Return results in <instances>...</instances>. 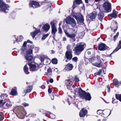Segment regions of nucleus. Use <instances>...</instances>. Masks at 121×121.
<instances>
[{
  "label": "nucleus",
  "mask_w": 121,
  "mask_h": 121,
  "mask_svg": "<svg viewBox=\"0 0 121 121\" xmlns=\"http://www.w3.org/2000/svg\"><path fill=\"white\" fill-rule=\"evenodd\" d=\"M66 85L67 88L69 90H71V92H73L72 96L73 99L74 100L75 99V94L78 91L79 93L80 97L82 99H85L86 100L90 101L91 97L90 94L89 92L87 93L82 90L80 88L79 89L78 87L75 88V86L71 84V81L70 80H66Z\"/></svg>",
  "instance_id": "f257e3e1"
},
{
  "label": "nucleus",
  "mask_w": 121,
  "mask_h": 121,
  "mask_svg": "<svg viewBox=\"0 0 121 121\" xmlns=\"http://www.w3.org/2000/svg\"><path fill=\"white\" fill-rule=\"evenodd\" d=\"M6 94H2L0 96V108L2 109H8L12 107V103L8 99Z\"/></svg>",
  "instance_id": "f03ea898"
},
{
  "label": "nucleus",
  "mask_w": 121,
  "mask_h": 121,
  "mask_svg": "<svg viewBox=\"0 0 121 121\" xmlns=\"http://www.w3.org/2000/svg\"><path fill=\"white\" fill-rule=\"evenodd\" d=\"M25 58L28 61V65L30 67V69L32 71H35L37 70L38 68L35 65L33 64L34 62L33 56L31 55L26 56Z\"/></svg>",
  "instance_id": "7ed1b4c3"
},
{
  "label": "nucleus",
  "mask_w": 121,
  "mask_h": 121,
  "mask_svg": "<svg viewBox=\"0 0 121 121\" xmlns=\"http://www.w3.org/2000/svg\"><path fill=\"white\" fill-rule=\"evenodd\" d=\"M11 112L12 113H15L17 116H23L26 114L23 106H17L11 110Z\"/></svg>",
  "instance_id": "20e7f679"
},
{
  "label": "nucleus",
  "mask_w": 121,
  "mask_h": 121,
  "mask_svg": "<svg viewBox=\"0 0 121 121\" xmlns=\"http://www.w3.org/2000/svg\"><path fill=\"white\" fill-rule=\"evenodd\" d=\"M86 46V44L83 42L78 43L74 48L75 54L76 55H79L84 50Z\"/></svg>",
  "instance_id": "39448f33"
},
{
  "label": "nucleus",
  "mask_w": 121,
  "mask_h": 121,
  "mask_svg": "<svg viewBox=\"0 0 121 121\" xmlns=\"http://www.w3.org/2000/svg\"><path fill=\"white\" fill-rule=\"evenodd\" d=\"M64 20L66 23L71 25L73 27H74L76 25V22L74 19L73 18L68 17Z\"/></svg>",
  "instance_id": "423d86ee"
},
{
  "label": "nucleus",
  "mask_w": 121,
  "mask_h": 121,
  "mask_svg": "<svg viewBox=\"0 0 121 121\" xmlns=\"http://www.w3.org/2000/svg\"><path fill=\"white\" fill-rule=\"evenodd\" d=\"M8 5H6L2 2V0H0V7L1 10L4 13L7 12L6 10H8Z\"/></svg>",
  "instance_id": "0eeeda50"
},
{
  "label": "nucleus",
  "mask_w": 121,
  "mask_h": 121,
  "mask_svg": "<svg viewBox=\"0 0 121 121\" xmlns=\"http://www.w3.org/2000/svg\"><path fill=\"white\" fill-rule=\"evenodd\" d=\"M103 7L104 10L107 12H110L111 10V4L110 3L108 2H105L104 4Z\"/></svg>",
  "instance_id": "6e6552de"
},
{
  "label": "nucleus",
  "mask_w": 121,
  "mask_h": 121,
  "mask_svg": "<svg viewBox=\"0 0 121 121\" xmlns=\"http://www.w3.org/2000/svg\"><path fill=\"white\" fill-rule=\"evenodd\" d=\"M29 6L30 8L33 9L37 8L40 6V5L38 2L33 0L30 1Z\"/></svg>",
  "instance_id": "1a4fd4ad"
},
{
  "label": "nucleus",
  "mask_w": 121,
  "mask_h": 121,
  "mask_svg": "<svg viewBox=\"0 0 121 121\" xmlns=\"http://www.w3.org/2000/svg\"><path fill=\"white\" fill-rule=\"evenodd\" d=\"M73 17L75 18L77 21H79L81 23L83 22L84 19L82 15L78 13H77L76 14V15H73Z\"/></svg>",
  "instance_id": "9d476101"
},
{
  "label": "nucleus",
  "mask_w": 121,
  "mask_h": 121,
  "mask_svg": "<svg viewBox=\"0 0 121 121\" xmlns=\"http://www.w3.org/2000/svg\"><path fill=\"white\" fill-rule=\"evenodd\" d=\"M65 33L67 36L69 38H70L71 39L70 40H71L72 42H74L75 41V38L76 36V35L74 34H70L68 33L67 31H65Z\"/></svg>",
  "instance_id": "9b49d317"
},
{
  "label": "nucleus",
  "mask_w": 121,
  "mask_h": 121,
  "mask_svg": "<svg viewBox=\"0 0 121 121\" xmlns=\"http://www.w3.org/2000/svg\"><path fill=\"white\" fill-rule=\"evenodd\" d=\"M100 51H104L106 49L108 50L109 47L107 46L104 43H101L99 44L98 47Z\"/></svg>",
  "instance_id": "f8f14e48"
},
{
  "label": "nucleus",
  "mask_w": 121,
  "mask_h": 121,
  "mask_svg": "<svg viewBox=\"0 0 121 121\" xmlns=\"http://www.w3.org/2000/svg\"><path fill=\"white\" fill-rule=\"evenodd\" d=\"M65 57L69 60H70L72 57V52H66L65 55Z\"/></svg>",
  "instance_id": "ddd939ff"
},
{
  "label": "nucleus",
  "mask_w": 121,
  "mask_h": 121,
  "mask_svg": "<svg viewBox=\"0 0 121 121\" xmlns=\"http://www.w3.org/2000/svg\"><path fill=\"white\" fill-rule=\"evenodd\" d=\"M87 111L84 108L81 110L79 113L80 117L85 116L87 113Z\"/></svg>",
  "instance_id": "4468645a"
},
{
  "label": "nucleus",
  "mask_w": 121,
  "mask_h": 121,
  "mask_svg": "<svg viewBox=\"0 0 121 121\" xmlns=\"http://www.w3.org/2000/svg\"><path fill=\"white\" fill-rule=\"evenodd\" d=\"M92 64L93 65L99 68L102 66V62L100 60H98L97 62L95 63H92Z\"/></svg>",
  "instance_id": "2eb2a0df"
},
{
  "label": "nucleus",
  "mask_w": 121,
  "mask_h": 121,
  "mask_svg": "<svg viewBox=\"0 0 121 121\" xmlns=\"http://www.w3.org/2000/svg\"><path fill=\"white\" fill-rule=\"evenodd\" d=\"M118 12L116 11L115 9L113 10L112 13L111 14H109L108 16L109 17L116 18L117 17V14Z\"/></svg>",
  "instance_id": "dca6fc26"
},
{
  "label": "nucleus",
  "mask_w": 121,
  "mask_h": 121,
  "mask_svg": "<svg viewBox=\"0 0 121 121\" xmlns=\"http://www.w3.org/2000/svg\"><path fill=\"white\" fill-rule=\"evenodd\" d=\"M73 66L71 64H68L65 66V69L67 71L71 70L73 69Z\"/></svg>",
  "instance_id": "f3484780"
},
{
  "label": "nucleus",
  "mask_w": 121,
  "mask_h": 121,
  "mask_svg": "<svg viewBox=\"0 0 121 121\" xmlns=\"http://www.w3.org/2000/svg\"><path fill=\"white\" fill-rule=\"evenodd\" d=\"M111 30H112L113 29H114V32H115L117 29V22L115 23H112L111 26Z\"/></svg>",
  "instance_id": "a211bd4d"
},
{
  "label": "nucleus",
  "mask_w": 121,
  "mask_h": 121,
  "mask_svg": "<svg viewBox=\"0 0 121 121\" xmlns=\"http://www.w3.org/2000/svg\"><path fill=\"white\" fill-rule=\"evenodd\" d=\"M113 82L115 86L118 87L120 85H121V82H119L118 80L117 79H114L113 80Z\"/></svg>",
  "instance_id": "6ab92c4d"
},
{
  "label": "nucleus",
  "mask_w": 121,
  "mask_h": 121,
  "mask_svg": "<svg viewBox=\"0 0 121 121\" xmlns=\"http://www.w3.org/2000/svg\"><path fill=\"white\" fill-rule=\"evenodd\" d=\"M40 31L39 29H38L35 31L31 32V34L33 38H34L35 36L38 34Z\"/></svg>",
  "instance_id": "aec40b11"
},
{
  "label": "nucleus",
  "mask_w": 121,
  "mask_h": 121,
  "mask_svg": "<svg viewBox=\"0 0 121 121\" xmlns=\"http://www.w3.org/2000/svg\"><path fill=\"white\" fill-rule=\"evenodd\" d=\"M17 88L16 87H14L12 89L11 94L13 96H15L17 95Z\"/></svg>",
  "instance_id": "412c9836"
},
{
  "label": "nucleus",
  "mask_w": 121,
  "mask_h": 121,
  "mask_svg": "<svg viewBox=\"0 0 121 121\" xmlns=\"http://www.w3.org/2000/svg\"><path fill=\"white\" fill-rule=\"evenodd\" d=\"M33 87L32 86H29L27 87L26 90H24V92L26 94L27 93H29L31 91Z\"/></svg>",
  "instance_id": "4be33fe9"
},
{
  "label": "nucleus",
  "mask_w": 121,
  "mask_h": 121,
  "mask_svg": "<svg viewBox=\"0 0 121 121\" xmlns=\"http://www.w3.org/2000/svg\"><path fill=\"white\" fill-rule=\"evenodd\" d=\"M121 48V40L119 41V43L117 47L113 51L111 54H113L114 52L117 51Z\"/></svg>",
  "instance_id": "5701e85b"
},
{
  "label": "nucleus",
  "mask_w": 121,
  "mask_h": 121,
  "mask_svg": "<svg viewBox=\"0 0 121 121\" xmlns=\"http://www.w3.org/2000/svg\"><path fill=\"white\" fill-rule=\"evenodd\" d=\"M13 39H16L15 41L17 42L21 41L23 39V37L22 35H20L18 37V39L16 38L15 36H13Z\"/></svg>",
  "instance_id": "b1692460"
},
{
  "label": "nucleus",
  "mask_w": 121,
  "mask_h": 121,
  "mask_svg": "<svg viewBox=\"0 0 121 121\" xmlns=\"http://www.w3.org/2000/svg\"><path fill=\"white\" fill-rule=\"evenodd\" d=\"M104 17V14L103 12H100L98 13L97 17L98 19L99 20L101 21H102Z\"/></svg>",
  "instance_id": "393cba45"
},
{
  "label": "nucleus",
  "mask_w": 121,
  "mask_h": 121,
  "mask_svg": "<svg viewBox=\"0 0 121 121\" xmlns=\"http://www.w3.org/2000/svg\"><path fill=\"white\" fill-rule=\"evenodd\" d=\"M82 3V1L81 0H75L73 2V8H75V4H81Z\"/></svg>",
  "instance_id": "a878e982"
},
{
  "label": "nucleus",
  "mask_w": 121,
  "mask_h": 121,
  "mask_svg": "<svg viewBox=\"0 0 121 121\" xmlns=\"http://www.w3.org/2000/svg\"><path fill=\"white\" fill-rule=\"evenodd\" d=\"M52 33L53 35V38L54 39L55 35L56 32L57 31V30L56 27H52Z\"/></svg>",
  "instance_id": "bb28decb"
},
{
  "label": "nucleus",
  "mask_w": 121,
  "mask_h": 121,
  "mask_svg": "<svg viewBox=\"0 0 121 121\" xmlns=\"http://www.w3.org/2000/svg\"><path fill=\"white\" fill-rule=\"evenodd\" d=\"M96 13H92L90 14L89 18L92 20L94 19L96 16Z\"/></svg>",
  "instance_id": "cd10ccee"
},
{
  "label": "nucleus",
  "mask_w": 121,
  "mask_h": 121,
  "mask_svg": "<svg viewBox=\"0 0 121 121\" xmlns=\"http://www.w3.org/2000/svg\"><path fill=\"white\" fill-rule=\"evenodd\" d=\"M48 112L50 114V115L49 116L47 114H45V116L47 117H48L49 118H51L53 119H54L55 117V115L52 114L50 112Z\"/></svg>",
  "instance_id": "c85d7f7f"
},
{
  "label": "nucleus",
  "mask_w": 121,
  "mask_h": 121,
  "mask_svg": "<svg viewBox=\"0 0 121 121\" xmlns=\"http://www.w3.org/2000/svg\"><path fill=\"white\" fill-rule=\"evenodd\" d=\"M50 28V26L49 24H45L43 27V30L47 32L48 31Z\"/></svg>",
  "instance_id": "c756f323"
},
{
  "label": "nucleus",
  "mask_w": 121,
  "mask_h": 121,
  "mask_svg": "<svg viewBox=\"0 0 121 121\" xmlns=\"http://www.w3.org/2000/svg\"><path fill=\"white\" fill-rule=\"evenodd\" d=\"M28 68L27 67V64H26L24 67V70L25 73L27 74L29 73V72L28 71Z\"/></svg>",
  "instance_id": "7c9ffc66"
},
{
  "label": "nucleus",
  "mask_w": 121,
  "mask_h": 121,
  "mask_svg": "<svg viewBox=\"0 0 121 121\" xmlns=\"http://www.w3.org/2000/svg\"><path fill=\"white\" fill-rule=\"evenodd\" d=\"M52 73L51 69V68H49L47 70V72L46 73V75L48 76L51 75Z\"/></svg>",
  "instance_id": "2f4dec72"
},
{
  "label": "nucleus",
  "mask_w": 121,
  "mask_h": 121,
  "mask_svg": "<svg viewBox=\"0 0 121 121\" xmlns=\"http://www.w3.org/2000/svg\"><path fill=\"white\" fill-rule=\"evenodd\" d=\"M32 49H29L27 50L26 53V56L31 55L32 53Z\"/></svg>",
  "instance_id": "473e14b6"
},
{
  "label": "nucleus",
  "mask_w": 121,
  "mask_h": 121,
  "mask_svg": "<svg viewBox=\"0 0 121 121\" xmlns=\"http://www.w3.org/2000/svg\"><path fill=\"white\" fill-rule=\"evenodd\" d=\"M67 51L66 52L69 51L71 52L72 51V48H71V45L69 44H68L66 47Z\"/></svg>",
  "instance_id": "72a5a7b5"
},
{
  "label": "nucleus",
  "mask_w": 121,
  "mask_h": 121,
  "mask_svg": "<svg viewBox=\"0 0 121 121\" xmlns=\"http://www.w3.org/2000/svg\"><path fill=\"white\" fill-rule=\"evenodd\" d=\"M117 99H119L121 102V94H116L115 95Z\"/></svg>",
  "instance_id": "f704fd0d"
},
{
  "label": "nucleus",
  "mask_w": 121,
  "mask_h": 121,
  "mask_svg": "<svg viewBox=\"0 0 121 121\" xmlns=\"http://www.w3.org/2000/svg\"><path fill=\"white\" fill-rule=\"evenodd\" d=\"M26 52V49L25 47H22V49L21 50V54L25 53Z\"/></svg>",
  "instance_id": "c9c22d12"
},
{
  "label": "nucleus",
  "mask_w": 121,
  "mask_h": 121,
  "mask_svg": "<svg viewBox=\"0 0 121 121\" xmlns=\"http://www.w3.org/2000/svg\"><path fill=\"white\" fill-rule=\"evenodd\" d=\"M49 34L48 33L47 34H43V36L42 38V39L43 40H44L46 39L49 35Z\"/></svg>",
  "instance_id": "e433bc0d"
},
{
  "label": "nucleus",
  "mask_w": 121,
  "mask_h": 121,
  "mask_svg": "<svg viewBox=\"0 0 121 121\" xmlns=\"http://www.w3.org/2000/svg\"><path fill=\"white\" fill-rule=\"evenodd\" d=\"M92 50H91L90 49H88L86 50L85 53V54H87L89 55H90L91 54Z\"/></svg>",
  "instance_id": "4c0bfd02"
},
{
  "label": "nucleus",
  "mask_w": 121,
  "mask_h": 121,
  "mask_svg": "<svg viewBox=\"0 0 121 121\" xmlns=\"http://www.w3.org/2000/svg\"><path fill=\"white\" fill-rule=\"evenodd\" d=\"M4 118L3 114L1 112H0V121L2 120Z\"/></svg>",
  "instance_id": "58836bf2"
},
{
  "label": "nucleus",
  "mask_w": 121,
  "mask_h": 121,
  "mask_svg": "<svg viewBox=\"0 0 121 121\" xmlns=\"http://www.w3.org/2000/svg\"><path fill=\"white\" fill-rule=\"evenodd\" d=\"M46 58V57L45 55H43L40 57V60L42 61H43Z\"/></svg>",
  "instance_id": "ea45409f"
},
{
  "label": "nucleus",
  "mask_w": 121,
  "mask_h": 121,
  "mask_svg": "<svg viewBox=\"0 0 121 121\" xmlns=\"http://www.w3.org/2000/svg\"><path fill=\"white\" fill-rule=\"evenodd\" d=\"M51 25V28L56 27L55 25V21H53L50 22Z\"/></svg>",
  "instance_id": "a19ab883"
},
{
  "label": "nucleus",
  "mask_w": 121,
  "mask_h": 121,
  "mask_svg": "<svg viewBox=\"0 0 121 121\" xmlns=\"http://www.w3.org/2000/svg\"><path fill=\"white\" fill-rule=\"evenodd\" d=\"M119 32H117L116 35L114 36L113 40L114 41H115L116 39L117 38L118 36L119 35Z\"/></svg>",
  "instance_id": "79ce46f5"
},
{
  "label": "nucleus",
  "mask_w": 121,
  "mask_h": 121,
  "mask_svg": "<svg viewBox=\"0 0 121 121\" xmlns=\"http://www.w3.org/2000/svg\"><path fill=\"white\" fill-rule=\"evenodd\" d=\"M52 62L53 64H56L57 63V60L55 59H53L52 60Z\"/></svg>",
  "instance_id": "37998d69"
},
{
  "label": "nucleus",
  "mask_w": 121,
  "mask_h": 121,
  "mask_svg": "<svg viewBox=\"0 0 121 121\" xmlns=\"http://www.w3.org/2000/svg\"><path fill=\"white\" fill-rule=\"evenodd\" d=\"M95 57H93L89 59V60L90 62L92 63L94 61V60H95Z\"/></svg>",
  "instance_id": "c03bdc74"
},
{
  "label": "nucleus",
  "mask_w": 121,
  "mask_h": 121,
  "mask_svg": "<svg viewBox=\"0 0 121 121\" xmlns=\"http://www.w3.org/2000/svg\"><path fill=\"white\" fill-rule=\"evenodd\" d=\"M74 81L76 82H78L79 81V79L78 78L77 76H75L74 77Z\"/></svg>",
  "instance_id": "a18cd8bd"
},
{
  "label": "nucleus",
  "mask_w": 121,
  "mask_h": 121,
  "mask_svg": "<svg viewBox=\"0 0 121 121\" xmlns=\"http://www.w3.org/2000/svg\"><path fill=\"white\" fill-rule=\"evenodd\" d=\"M102 111L101 110H99L97 111V113L98 114L100 115L102 113Z\"/></svg>",
  "instance_id": "49530a36"
},
{
  "label": "nucleus",
  "mask_w": 121,
  "mask_h": 121,
  "mask_svg": "<svg viewBox=\"0 0 121 121\" xmlns=\"http://www.w3.org/2000/svg\"><path fill=\"white\" fill-rule=\"evenodd\" d=\"M78 60V58L76 57H74L72 58V60L73 61L75 62H76Z\"/></svg>",
  "instance_id": "de8ad7c7"
},
{
  "label": "nucleus",
  "mask_w": 121,
  "mask_h": 121,
  "mask_svg": "<svg viewBox=\"0 0 121 121\" xmlns=\"http://www.w3.org/2000/svg\"><path fill=\"white\" fill-rule=\"evenodd\" d=\"M58 32L60 34L62 33V30L60 26H59L58 28Z\"/></svg>",
  "instance_id": "09e8293b"
},
{
  "label": "nucleus",
  "mask_w": 121,
  "mask_h": 121,
  "mask_svg": "<svg viewBox=\"0 0 121 121\" xmlns=\"http://www.w3.org/2000/svg\"><path fill=\"white\" fill-rule=\"evenodd\" d=\"M22 104L25 107L28 106L29 105V104H27L26 103H24Z\"/></svg>",
  "instance_id": "8fccbe9b"
},
{
  "label": "nucleus",
  "mask_w": 121,
  "mask_h": 121,
  "mask_svg": "<svg viewBox=\"0 0 121 121\" xmlns=\"http://www.w3.org/2000/svg\"><path fill=\"white\" fill-rule=\"evenodd\" d=\"M117 102V100L116 99H114V98H112V102L114 104L115 103Z\"/></svg>",
  "instance_id": "3c124183"
},
{
  "label": "nucleus",
  "mask_w": 121,
  "mask_h": 121,
  "mask_svg": "<svg viewBox=\"0 0 121 121\" xmlns=\"http://www.w3.org/2000/svg\"><path fill=\"white\" fill-rule=\"evenodd\" d=\"M52 91V89L50 88H49L48 90V92L49 93H51Z\"/></svg>",
  "instance_id": "603ef678"
},
{
  "label": "nucleus",
  "mask_w": 121,
  "mask_h": 121,
  "mask_svg": "<svg viewBox=\"0 0 121 121\" xmlns=\"http://www.w3.org/2000/svg\"><path fill=\"white\" fill-rule=\"evenodd\" d=\"M27 43V42H24L23 44V45L22 46V47H25L26 44Z\"/></svg>",
  "instance_id": "864d4df0"
},
{
  "label": "nucleus",
  "mask_w": 121,
  "mask_h": 121,
  "mask_svg": "<svg viewBox=\"0 0 121 121\" xmlns=\"http://www.w3.org/2000/svg\"><path fill=\"white\" fill-rule=\"evenodd\" d=\"M41 88L43 89H44L45 88V86L44 85H43L41 87Z\"/></svg>",
  "instance_id": "5fc2aeb1"
},
{
  "label": "nucleus",
  "mask_w": 121,
  "mask_h": 121,
  "mask_svg": "<svg viewBox=\"0 0 121 121\" xmlns=\"http://www.w3.org/2000/svg\"><path fill=\"white\" fill-rule=\"evenodd\" d=\"M49 82L51 83H52L53 82V79L52 78H51L49 80Z\"/></svg>",
  "instance_id": "6e6d98bb"
},
{
  "label": "nucleus",
  "mask_w": 121,
  "mask_h": 121,
  "mask_svg": "<svg viewBox=\"0 0 121 121\" xmlns=\"http://www.w3.org/2000/svg\"><path fill=\"white\" fill-rule=\"evenodd\" d=\"M102 71V70L101 69H100L99 70V71L98 72L99 73V74L100 75Z\"/></svg>",
  "instance_id": "4d7b16f0"
},
{
  "label": "nucleus",
  "mask_w": 121,
  "mask_h": 121,
  "mask_svg": "<svg viewBox=\"0 0 121 121\" xmlns=\"http://www.w3.org/2000/svg\"><path fill=\"white\" fill-rule=\"evenodd\" d=\"M107 88H108V91L109 92L110 91V86H107Z\"/></svg>",
  "instance_id": "13d9d810"
},
{
  "label": "nucleus",
  "mask_w": 121,
  "mask_h": 121,
  "mask_svg": "<svg viewBox=\"0 0 121 121\" xmlns=\"http://www.w3.org/2000/svg\"><path fill=\"white\" fill-rule=\"evenodd\" d=\"M94 74H95V76L97 75H100L99 73L98 72H97L95 73Z\"/></svg>",
  "instance_id": "bf43d9fd"
},
{
  "label": "nucleus",
  "mask_w": 121,
  "mask_h": 121,
  "mask_svg": "<svg viewBox=\"0 0 121 121\" xmlns=\"http://www.w3.org/2000/svg\"><path fill=\"white\" fill-rule=\"evenodd\" d=\"M27 42L28 43H32V41H30V40H27Z\"/></svg>",
  "instance_id": "052dcab7"
},
{
  "label": "nucleus",
  "mask_w": 121,
  "mask_h": 121,
  "mask_svg": "<svg viewBox=\"0 0 121 121\" xmlns=\"http://www.w3.org/2000/svg\"><path fill=\"white\" fill-rule=\"evenodd\" d=\"M108 112H110V113L109 114V115H108V116H109L111 113V111L110 110H107V111Z\"/></svg>",
  "instance_id": "680f3d73"
},
{
  "label": "nucleus",
  "mask_w": 121,
  "mask_h": 121,
  "mask_svg": "<svg viewBox=\"0 0 121 121\" xmlns=\"http://www.w3.org/2000/svg\"><path fill=\"white\" fill-rule=\"evenodd\" d=\"M101 116L103 117H105V116H104V114L103 113H102H102H101Z\"/></svg>",
  "instance_id": "e2e57ef3"
},
{
  "label": "nucleus",
  "mask_w": 121,
  "mask_h": 121,
  "mask_svg": "<svg viewBox=\"0 0 121 121\" xmlns=\"http://www.w3.org/2000/svg\"><path fill=\"white\" fill-rule=\"evenodd\" d=\"M112 54V53L110 54V55H109L108 56H107V57H112V56H111V55Z\"/></svg>",
  "instance_id": "0e129e2a"
},
{
  "label": "nucleus",
  "mask_w": 121,
  "mask_h": 121,
  "mask_svg": "<svg viewBox=\"0 0 121 121\" xmlns=\"http://www.w3.org/2000/svg\"><path fill=\"white\" fill-rule=\"evenodd\" d=\"M63 39L64 41H66V38L65 37H64Z\"/></svg>",
  "instance_id": "69168bd1"
},
{
  "label": "nucleus",
  "mask_w": 121,
  "mask_h": 121,
  "mask_svg": "<svg viewBox=\"0 0 121 121\" xmlns=\"http://www.w3.org/2000/svg\"><path fill=\"white\" fill-rule=\"evenodd\" d=\"M35 50H37L38 51L39 50V48H38L36 47L35 48Z\"/></svg>",
  "instance_id": "338daca9"
},
{
  "label": "nucleus",
  "mask_w": 121,
  "mask_h": 121,
  "mask_svg": "<svg viewBox=\"0 0 121 121\" xmlns=\"http://www.w3.org/2000/svg\"><path fill=\"white\" fill-rule=\"evenodd\" d=\"M85 1L86 2V3H88V0H85Z\"/></svg>",
  "instance_id": "774afa93"
}]
</instances>
